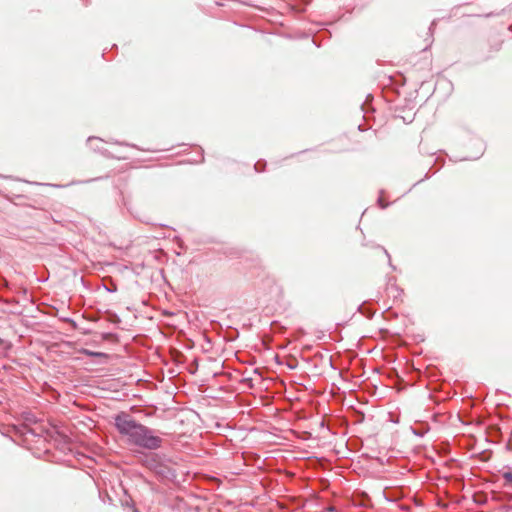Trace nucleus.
<instances>
[{
    "mask_svg": "<svg viewBox=\"0 0 512 512\" xmlns=\"http://www.w3.org/2000/svg\"><path fill=\"white\" fill-rule=\"evenodd\" d=\"M127 436L132 443L146 448L153 449L159 447L160 445V439L148 435L147 429L140 424H136V426Z\"/></svg>",
    "mask_w": 512,
    "mask_h": 512,
    "instance_id": "nucleus-1",
    "label": "nucleus"
},
{
    "mask_svg": "<svg viewBox=\"0 0 512 512\" xmlns=\"http://www.w3.org/2000/svg\"><path fill=\"white\" fill-rule=\"evenodd\" d=\"M88 146L97 152L100 156L113 160H127V156L116 155L113 151L106 148L107 143L97 137H89L87 139Z\"/></svg>",
    "mask_w": 512,
    "mask_h": 512,
    "instance_id": "nucleus-2",
    "label": "nucleus"
},
{
    "mask_svg": "<svg viewBox=\"0 0 512 512\" xmlns=\"http://www.w3.org/2000/svg\"><path fill=\"white\" fill-rule=\"evenodd\" d=\"M115 424L120 433L128 435L137 423L133 421L128 415L122 414L115 418Z\"/></svg>",
    "mask_w": 512,
    "mask_h": 512,
    "instance_id": "nucleus-3",
    "label": "nucleus"
},
{
    "mask_svg": "<svg viewBox=\"0 0 512 512\" xmlns=\"http://www.w3.org/2000/svg\"><path fill=\"white\" fill-rule=\"evenodd\" d=\"M435 27H436V20H433V21L431 22L430 26H429V29H428V39H427V40H429L430 42H429V44L424 48V50H426V49H427V47H428V46H430V45H431V43H432V41H433V40H432V37H433V33H434V30H435Z\"/></svg>",
    "mask_w": 512,
    "mask_h": 512,
    "instance_id": "nucleus-4",
    "label": "nucleus"
},
{
    "mask_svg": "<svg viewBox=\"0 0 512 512\" xmlns=\"http://www.w3.org/2000/svg\"><path fill=\"white\" fill-rule=\"evenodd\" d=\"M372 98H373V96L369 94V95H367V97H366V101L362 103L361 108H362V110H363L364 112H367V111H368V108H366V107H367V105H368V101H369L370 99H372Z\"/></svg>",
    "mask_w": 512,
    "mask_h": 512,
    "instance_id": "nucleus-5",
    "label": "nucleus"
},
{
    "mask_svg": "<svg viewBox=\"0 0 512 512\" xmlns=\"http://www.w3.org/2000/svg\"><path fill=\"white\" fill-rule=\"evenodd\" d=\"M504 479L510 483H512V473L507 472L504 474Z\"/></svg>",
    "mask_w": 512,
    "mask_h": 512,
    "instance_id": "nucleus-6",
    "label": "nucleus"
},
{
    "mask_svg": "<svg viewBox=\"0 0 512 512\" xmlns=\"http://www.w3.org/2000/svg\"><path fill=\"white\" fill-rule=\"evenodd\" d=\"M460 160L466 161V160H471V159L467 158V157H464V158H461ZM473 160H478V157L474 158Z\"/></svg>",
    "mask_w": 512,
    "mask_h": 512,
    "instance_id": "nucleus-7",
    "label": "nucleus"
},
{
    "mask_svg": "<svg viewBox=\"0 0 512 512\" xmlns=\"http://www.w3.org/2000/svg\"><path fill=\"white\" fill-rule=\"evenodd\" d=\"M434 160L438 161V160H443V159L441 158V156H437Z\"/></svg>",
    "mask_w": 512,
    "mask_h": 512,
    "instance_id": "nucleus-8",
    "label": "nucleus"
},
{
    "mask_svg": "<svg viewBox=\"0 0 512 512\" xmlns=\"http://www.w3.org/2000/svg\"><path fill=\"white\" fill-rule=\"evenodd\" d=\"M313 42H314V44L316 45V47H319V44H317V43L315 42V39H313Z\"/></svg>",
    "mask_w": 512,
    "mask_h": 512,
    "instance_id": "nucleus-9",
    "label": "nucleus"
},
{
    "mask_svg": "<svg viewBox=\"0 0 512 512\" xmlns=\"http://www.w3.org/2000/svg\"><path fill=\"white\" fill-rule=\"evenodd\" d=\"M509 29H510V30H512V25L510 26V28H509Z\"/></svg>",
    "mask_w": 512,
    "mask_h": 512,
    "instance_id": "nucleus-10",
    "label": "nucleus"
},
{
    "mask_svg": "<svg viewBox=\"0 0 512 512\" xmlns=\"http://www.w3.org/2000/svg\"><path fill=\"white\" fill-rule=\"evenodd\" d=\"M2 343V340L0 339V344Z\"/></svg>",
    "mask_w": 512,
    "mask_h": 512,
    "instance_id": "nucleus-11",
    "label": "nucleus"
}]
</instances>
